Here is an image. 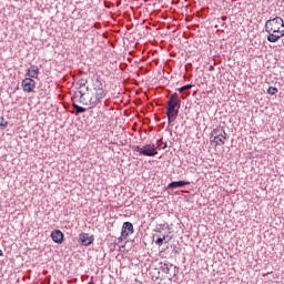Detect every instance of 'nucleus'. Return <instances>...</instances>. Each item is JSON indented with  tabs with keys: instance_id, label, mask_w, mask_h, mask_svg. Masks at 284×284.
Segmentation results:
<instances>
[{
	"instance_id": "nucleus-1",
	"label": "nucleus",
	"mask_w": 284,
	"mask_h": 284,
	"mask_svg": "<svg viewBox=\"0 0 284 284\" xmlns=\"http://www.w3.org/2000/svg\"><path fill=\"white\" fill-rule=\"evenodd\" d=\"M265 32L268 34L266 37L268 43H276L278 39L284 37V21L283 18L276 16L275 18H270L264 26Z\"/></svg>"
},
{
	"instance_id": "nucleus-2",
	"label": "nucleus",
	"mask_w": 284,
	"mask_h": 284,
	"mask_svg": "<svg viewBox=\"0 0 284 284\" xmlns=\"http://www.w3.org/2000/svg\"><path fill=\"white\" fill-rule=\"evenodd\" d=\"M179 110H181V99L179 98V93L175 92L171 94L166 102V116L169 123L176 121Z\"/></svg>"
},
{
	"instance_id": "nucleus-3",
	"label": "nucleus",
	"mask_w": 284,
	"mask_h": 284,
	"mask_svg": "<svg viewBox=\"0 0 284 284\" xmlns=\"http://www.w3.org/2000/svg\"><path fill=\"white\" fill-rule=\"evenodd\" d=\"M74 99H79V103L89 105L90 108L101 105V100L97 95L90 93V87H85V90L75 92Z\"/></svg>"
},
{
	"instance_id": "nucleus-4",
	"label": "nucleus",
	"mask_w": 284,
	"mask_h": 284,
	"mask_svg": "<svg viewBox=\"0 0 284 284\" xmlns=\"http://www.w3.org/2000/svg\"><path fill=\"white\" fill-rule=\"evenodd\" d=\"M92 94H94L100 101H103L108 97V90H105V80L101 75H93L91 78Z\"/></svg>"
},
{
	"instance_id": "nucleus-5",
	"label": "nucleus",
	"mask_w": 284,
	"mask_h": 284,
	"mask_svg": "<svg viewBox=\"0 0 284 284\" xmlns=\"http://www.w3.org/2000/svg\"><path fill=\"white\" fill-rule=\"evenodd\" d=\"M34 79H39V72L27 73V78L22 80V90L24 92L34 91V88H37V81Z\"/></svg>"
},
{
	"instance_id": "nucleus-6",
	"label": "nucleus",
	"mask_w": 284,
	"mask_h": 284,
	"mask_svg": "<svg viewBox=\"0 0 284 284\" xmlns=\"http://www.w3.org/2000/svg\"><path fill=\"white\" fill-rule=\"evenodd\" d=\"M211 139L215 145H225V140H227V133L222 128L214 129L211 133Z\"/></svg>"
},
{
	"instance_id": "nucleus-7",
	"label": "nucleus",
	"mask_w": 284,
	"mask_h": 284,
	"mask_svg": "<svg viewBox=\"0 0 284 284\" xmlns=\"http://www.w3.org/2000/svg\"><path fill=\"white\" fill-rule=\"evenodd\" d=\"M158 148L154 144H145L142 146L141 155L142 156H156L159 154V151H156Z\"/></svg>"
},
{
	"instance_id": "nucleus-8",
	"label": "nucleus",
	"mask_w": 284,
	"mask_h": 284,
	"mask_svg": "<svg viewBox=\"0 0 284 284\" xmlns=\"http://www.w3.org/2000/svg\"><path fill=\"white\" fill-rule=\"evenodd\" d=\"M78 241L80 245H84V247H88L89 245H92V243H94V235H90V233H80Z\"/></svg>"
},
{
	"instance_id": "nucleus-9",
	"label": "nucleus",
	"mask_w": 284,
	"mask_h": 284,
	"mask_svg": "<svg viewBox=\"0 0 284 284\" xmlns=\"http://www.w3.org/2000/svg\"><path fill=\"white\" fill-rule=\"evenodd\" d=\"M130 234H134V225L131 222H124L121 230V236H130Z\"/></svg>"
},
{
	"instance_id": "nucleus-10",
	"label": "nucleus",
	"mask_w": 284,
	"mask_h": 284,
	"mask_svg": "<svg viewBox=\"0 0 284 284\" xmlns=\"http://www.w3.org/2000/svg\"><path fill=\"white\" fill-rule=\"evenodd\" d=\"M51 239L53 241V243H58V245H61V243H63V232H61V230H54L51 233Z\"/></svg>"
},
{
	"instance_id": "nucleus-11",
	"label": "nucleus",
	"mask_w": 284,
	"mask_h": 284,
	"mask_svg": "<svg viewBox=\"0 0 284 284\" xmlns=\"http://www.w3.org/2000/svg\"><path fill=\"white\" fill-rule=\"evenodd\" d=\"M185 185H190L189 181H173L168 184L166 190H176V187H185Z\"/></svg>"
},
{
	"instance_id": "nucleus-12",
	"label": "nucleus",
	"mask_w": 284,
	"mask_h": 284,
	"mask_svg": "<svg viewBox=\"0 0 284 284\" xmlns=\"http://www.w3.org/2000/svg\"><path fill=\"white\" fill-rule=\"evenodd\" d=\"M172 267H174V264L170 262L160 263V270L163 272V274H170V270H172Z\"/></svg>"
},
{
	"instance_id": "nucleus-13",
	"label": "nucleus",
	"mask_w": 284,
	"mask_h": 284,
	"mask_svg": "<svg viewBox=\"0 0 284 284\" xmlns=\"http://www.w3.org/2000/svg\"><path fill=\"white\" fill-rule=\"evenodd\" d=\"M72 106H73L74 110H75V111H74L75 116H79V114H83V113L87 111L85 108H83V106H81V105H79V104H77V103H74V102H73Z\"/></svg>"
},
{
	"instance_id": "nucleus-14",
	"label": "nucleus",
	"mask_w": 284,
	"mask_h": 284,
	"mask_svg": "<svg viewBox=\"0 0 284 284\" xmlns=\"http://www.w3.org/2000/svg\"><path fill=\"white\" fill-rule=\"evenodd\" d=\"M158 239L155 241V245H158L159 247H161V245H163L165 239H168V236L165 235H156Z\"/></svg>"
},
{
	"instance_id": "nucleus-15",
	"label": "nucleus",
	"mask_w": 284,
	"mask_h": 284,
	"mask_svg": "<svg viewBox=\"0 0 284 284\" xmlns=\"http://www.w3.org/2000/svg\"><path fill=\"white\" fill-rule=\"evenodd\" d=\"M8 128V120L6 118L1 116L0 118V130H6Z\"/></svg>"
},
{
	"instance_id": "nucleus-16",
	"label": "nucleus",
	"mask_w": 284,
	"mask_h": 284,
	"mask_svg": "<svg viewBox=\"0 0 284 284\" xmlns=\"http://www.w3.org/2000/svg\"><path fill=\"white\" fill-rule=\"evenodd\" d=\"M87 84H88V80H85V79H80V80L78 81L79 90H83V88H85Z\"/></svg>"
},
{
	"instance_id": "nucleus-17",
	"label": "nucleus",
	"mask_w": 284,
	"mask_h": 284,
	"mask_svg": "<svg viewBox=\"0 0 284 284\" xmlns=\"http://www.w3.org/2000/svg\"><path fill=\"white\" fill-rule=\"evenodd\" d=\"M276 92H278V89L276 87H270L267 89V93L272 94L274 97V94H276Z\"/></svg>"
},
{
	"instance_id": "nucleus-18",
	"label": "nucleus",
	"mask_w": 284,
	"mask_h": 284,
	"mask_svg": "<svg viewBox=\"0 0 284 284\" xmlns=\"http://www.w3.org/2000/svg\"><path fill=\"white\" fill-rule=\"evenodd\" d=\"M193 85L192 84H186V85H183L179 89V92H185V90H192Z\"/></svg>"
},
{
	"instance_id": "nucleus-19",
	"label": "nucleus",
	"mask_w": 284,
	"mask_h": 284,
	"mask_svg": "<svg viewBox=\"0 0 284 284\" xmlns=\"http://www.w3.org/2000/svg\"><path fill=\"white\" fill-rule=\"evenodd\" d=\"M133 151L139 152V154H141V152H143V146L141 148V146L136 145L133 148Z\"/></svg>"
},
{
	"instance_id": "nucleus-20",
	"label": "nucleus",
	"mask_w": 284,
	"mask_h": 284,
	"mask_svg": "<svg viewBox=\"0 0 284 284\" xmlns=\"http://www.w3.org/2000/svg\"><path fill=\"white\" fill-rule=\"evenodd\" d=\"M173 276H178V274H179V266H176V265H173Z\"/></svg>"
},
{
	"instance_id": "nucleus-21",
	"label": "nucleus",
	"mask_w": 284,
	"mask_h": 284,
	"mask_svg": "<svg viewBox=\"0 0 284 284\" xmlns=\"http://www.w3.org/2000/svg\"><path fill=\"white\" fill-rule=\"evenodd\" d=\"M172 253H173V254H181V248H174V250L172 251Z\"/></svg>"
},
{
	"instance_id": "nucleus-22",
	"label": "nucleus",
	"mask_w": 284,
	"mask_h": 284,
	"mask_svg": "<svg viewBox=\"0 0 284 284\" xmlns=\"http://www.w3.org/2000/svg\"><path fill=\"white\" fill-rule=\"evenodd\" d=\"M93 28H97V29L101 28V22H95V23L93 24Z\"/></svg>"
},
{
	"instance_id": "nucleus-23",
	"label": "nucleus",
	"mask_w": 284,
	"mask_h": 284,
	"mask_svg": "<svg viewBox=\"0 0 284 284\" xmlns=\"http://www.w3.org/2000/svg\"><path fill=\"white\" fill-rule=\"evenodd\" d=\"M27 72H39V69H27Z\"/></svg>"
},
{
	"instance_id": "nucleus-24",
	"label": "nucleus",
	"mask_w": 284,
	"mask_h": 284,
	"mask_svg": "<svg viewBox=\"0 0 284 284\" xmlns=\"http://www.w3.org/2000/svg\"><path fill=\"white\" fill-rule=\"evenodd\" d=\"M250 82L254 85V83H256V78H251Z\"/></svg>"
},
{
	"instance_id": "nucleus-25",
	"label": "nucleus",
	"mask_w": 284,
	"mask_h": 284,
	"mask_svg": "<svg viewBox=\"0 0 284 284\" xmlns=\"http://www.w3.org/2000/svg\"><path fill=\"white\" fill-rule=\"evenodd\" d=\"M158 143H159V145L158 146H155V148H161V145H163V141L162 140H158Z\"/></svg>"
},
{
	"instance_id": "nucleus-26",
	"label": "nucleus",
	"mask_w": 284,
	"mask_h": 284,
	"mask_svg": "<svg viewBox=\"0 0 284 284\" xmlns=\"http://www.w3.org/2000/svg\"><path fill=\"white\" fill-rule=\"evenodd\" d=\"M165 148H168V142H165L161 149L165 150Z\"/></svg>"
},
{
	"instance_id": "nucleus-27",
	"label": "nucleus",
	"mask_w": 284,
	"mask_h": 284,
	"mask_svg": "<svg viewBox=\"0 0 284 284\" xmlns=\"http://www.w3.org/2000/svg\"><path fill=\"white\" fill-rule=\"evenodd\" d=\"M0 256H3V251L0 248Z\"/></svg>"
},
{
	"instance_id": "nucleus-28",
	"label": "nucleus",
	"mask_w": 284,
	"mask_h": 284,
	"mask_svg": "<svg viewBox=\"0 0 284 284\" xmlns=\"http://www.w3.org/2000/svg\"><path fill=\"white\" fill-rule=\"evenodd\" d=\"M148 1H150V0H144L145 3H148Z\"/></svg>"
},
{
	"instance_id": "nucleus-29",
	"label": "nucleus",
	"mask_w": 284,
	"mask_h": 284,
	"mask_svg": "<svg viewBox=\"0 0 284 284\" xmlns=\"http://www.w3.org/2000/svg\"><path fill=\"white\" fill-rule=\"evenodd\" d=\"M210 70H212V67H210Z\"/></svg>"
}]
</instances>
